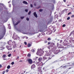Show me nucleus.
Instances as JSON below:
<instances>
[{
  "label": "nucleus",
  "instance_id": "37998d69",
  "mask_svg": "<svg viewBox=\"0 0 74 74\" xmlns=\"http://www.w3.org/2000/svg\"><path fill=\"white\" fill-rule=\"evenodd\" d=\"M71 14V12H70L68 14V15H70V14Z\"/></svg>",
  "mask_w": 74,
  "mask_h": 74
},
{
  "label": "nucleus",
  "instance_id": "f8f14e48",
  "mask_svg": "<svg viewBox=\"0 0 74 74\" xmlns=\"http://www.w3.org/2000/svg\"><path fill=\"white\" fill-rule=\"evenodd\" d=\"M73 34V35H74V31H73L72 32H71L70 34V36H71V35H72V34Z\"/></svg>",
  "mask_w": 74,
  "mask_h": 74
},
{
  "label": "nucleus",
  "instance_id": "58836bf2",
  "mask_svg": "<svg viewBox=\"0 0 74 74\" xmlns=\"http://www.w3.org/2000/svg\"><path fill=\"white\" fill-rule=\"evenodd\" d=\"M3 29H4V31H5V27H3Z\"/></svg>",
  "mask_w": 74,
  "mask_h": 74
},
{
  "label": "nucleus",
  "instance_id": "423d86ee",
  "mask_svg": "<svg viewBox=\"0 0 74 74\" xmlns=\"http://www.w3.org/2000/svg\"><path fill=\"white\" fill-rule=\"evenodd\" d=\"M42 60V58H39L38 59V61H39V62H38V63H39V62H40L41 60Z\"/></svg>",
  "mask_w": 74,
  "mask_h": 74
},
{
  "label": "nucleus",
  "instance_id": "9b49d317",
  "mask_svg": "<svg viewBox=\"0 0 74 74\" xmlns=\"http://www.w3.org/2000/svg\"><path fill=\"white\" fill-rule=\"evenodd\" d=\"M27 46H28V47H30L32 46V45L30 43H28L27 44Z\"/></svg>",
  "mask_w": 74,
  "mask_h": 74
},
{
  "label": "nucleus",
  "instance_id": "c756f323",
  "mask_svg": "<svg viewBox=\"0 0 74 74\" xmlns=\"http://www.w3.org/2000/svg\"><path fill=\"white\" fill-rule=\"evenodd\" d=\"M66 67H67V65H66H66L65 66H63V68H66Z\"/></svg>",
  "mask_w": 74,
  "mask_h": 74
},
{
  "label": "nucleus",
  "instance_id": "a19ab883",
  "mask_svg": "<svg viewBox=\"0 0 74 74\" xmlns=\"http://www.w3.org/2000/svg\"><path fill=\"white\" fill-rule=\"evenodd\" d=\"M74 15H72L71 16V18H74Z\"/></svg>",
  "mask_w": 74,
  "mask_h": 74
},
{
  "label": "nucleus",
  "instance_id": "052dcab7",
  "mask_svg": "<svg viewBox=\"0 0 74 74\" xmlns=\"http://www.w3.org/2000/svg\"><path fill=\"white\" fill-rule=\"evenodd\" d=\"M10 3V1H9V2H8V3Z\"/></svg>",
  "mask_w": 74,
  "mask_h": 74
},
{
  "label": "nucleus",
  "instance_id": "c03bdc74",
  "mask_svg": "<svg viewBox=\"0 0 74 74\" xmlns=\"http://www.w3.org/2000/svg\"><path fill=\"white\" fill-rule=\"evenodd\" d=\"M50 59H51V58L49 57L48 60H50Z\"/></svg>",
  "mask_w": 74,
  "mask_h": 74
},
{
  "label": "nucleus",
  "instance_id": "f257e3e1",
  "mask_svg": "<svg viewBox=\"0 0 74 74\" xmlns=\"http://www.w3.org/2000/svg\"><path fill=\"white\" fill-rule=\"evenodd\" d=\"M38 51L37 52V53H38V54H39V53H42V52H43V51L42 49H40L39 50V51H38Z\"/></svg>",
  "mask_w": 74,
  "mask_h": 74
},
{
  "label": "nucleus",
  "instance_id": "c9c22d12",
  "mask_svg": "<svg viewBox=\"0 0 74 74\" xmlns=\"http://www.w3.org/2000/svg\"><path fill=\"white\" fill-rule=\"evenodd\" d=\"M24 43L25 45H27V42H24Z\"/></svg>",
  "mask_w": 74,
  "mask_h": 74
},
{
  "label": "nucleus",
  "instance_id": "ddd939ff",
  "mask_svg": "<svg viewBox=\"0 0 74 74\" xmlns=\"http://www.w3.org/2000/svg\"><path fill=\"white\" fill-rule=\"evenodd\" d=\"M3 49H4V48H3V47H0V50H3Z\"/></svg>",
  "mask_w": 74,
  "mask_h": 74
},
{
  "label": "nucleus",
  "instance_id": "5701e85b",
  "mask_svg": "<svg viewBox=\"0 0 74 74\" xmlns=\"http://www.w3.org/2000/svg\"><path fill=\"white\" fill-rule=\"evenodd\" d=\"M27 56H28V57H30V54H28L27 55Z\"/></svg>",
  "mask_w": 74,
  "mask_h": 74
},
{
  "label": "nucleus",
  "instance_id": "393cba45",
  "mask_svg": "<svg viewBox=\"0 0 74 74\" xmlns=\"http://www.w3.org/2000/svg\"><path fill=\"white\" fill-rule=\"evenodd\" d=\"M67 10L68 9H65L64 10V11H67Z\"/></svg>",
  "mask_w": 74,
  "mask_h": 74
},
{
  "label": "nucleus",
  "instance_id": "13d9d810",
  "mask_svg": "<svg viewBox=\"0 0 74 74\" xmlns=\"http://www.w3.org/2000/svg\"><path fill=\"white\" fill-rule=\"evenodd\" d=\"M17 58H18H18H19V56H18Z\"/></svg>",
  "mask_w": 74,
  "mask_h": 74
},
{
  "label": "nucleus",
  "instance_id": "69168bd1",
  "mask_svg": "<svg viewBox=\"0 0 74 74\" xmlns=\"http://www.w3.org/2000/svg\"><path fill=\"white\" fill-rule=\"evenodd\" d=\"M15 52V50H14V52Z\"/></svg>",
  "mask_w": 74,
  "mask_h": 74
},
{
  "label": "nucleus",
  "instance_id": "dca6fc26",
  "mask_svg": "<svg viewBox=\"0 0 74 74\" xmlns=\"http://www.w3.org/2000/svg\"><path fill=\"white\" fill-rule=\"evenodd\" d=\"M46 56H49V53H46Z\"/></svg>",
  "mask_w": 74,
  "mask_h": 74
},
{
  "label": "nucleus",
  "instance_id": "7c9ffc66",
  "mask_svg": "<svg viewBox=\"0 0 74 74\" xmlns=\"http://www.w3.org/2000/svg\"><path fill=\"white\" fill-rule=\"evenodd\" d=\"M51 44V42H49L48 43V45H49Z\"/></svg>",
  "mask_w": 74,
  "mask_h": 74
},
{
  "label": "nucleus",
  "instance_id": "5fc2aeb1",
  "mask_svg": "<svg viewBox=\"0 0 74 74\" xmlns=\"http://www.w3.org/2000/svg\"><path fill=\"white\" fill-rule=\"evenodd\" d=\"M71 69V68L70 67L69 68V69Z\"/></svg>",
  "mask_w": 74,
  "mask_h": 74
},
{
  "label": "nucleus",
  "instance_id": "a878e982",
  "mask_svg": "<svg viewBox=\"0 0 74 74\" xmlns=\"http://www.w3.org/2000/svg\"><path fill=\"white\" fill-rule=\"evenodd\" d=\"M9 70L8 69H7L6 70V73H8V71Z\"/></svg>",
  "mask_w": 74,
  "mask_h": 74
},
{
  "label": "nucleus",
  "instance_id": "2f4dec72",
  "mask_svg": "<svg viewBox=\"0 0 74 74\" xmlns=\"http://www.w3.org/2000/svg\"><path fill=\"white\" fill-rule=\"evenodd\" d=\"M72 64L73 65V66H74V63ZM72 64L71 65H69V66H72Z\"/></svg>",
  "mask_w": 74,
  "mask_h": 74
},
{
  "label": "nucleus",
  "instance_id": "680f3d73",
  "mask_svg": "<svg viewBox=\"0 0 74 74\" xmlns=\"http://www.w3.org/2000/svg\"><path fill=\"white\" fill-rule=\"evenodd\" d=\"M24 34H26V33H24Z\"/></svg>",
  "mask_w": 74,
  "mask_h": 74
},
{
  "label": "nucleus",
  "instance_id": "72a5a7b5",
  "mask_svg": "<svg viewBox=\"0 0 74 74\" xmlns=\"http://www.w3.org/2000/svg\"><path fill=\"white\" fill-rule=\"evenodd\" d=\"M66 25L65 24H63L62 25V27H65Z\"/></svg>",
  "mask_w": 74,
  "mask_h": 74
},
{
  "label": "nucleus",
  "instance_id": "9d476101",
  "mask_svg": "<svg viewBox=\"0 0 74 74\" xmlns=\"http://www.w3.org/2000/svg\"><path fill=\"white\" fill-rule=\"evenodd\" d=\"M23 4H26V5L28 4V3H27V2H26L25 1H23Z\"/></svg>",
  "mask_w": 74,
  "mask_h": 74
},
{
  "label": "nucleus",
  "instance_id": "a18cd8bd",
  "mask_svg": "<svg viewBox=\"0 0 74 74\" xmlns=\"http://www.w3.org/2000/svg\"><path fill=\"white\" fill-rule=\"evenodd\" d=\"M2 67V65H1V64H0V68H1Z\"/></svg>",
  "mask_w": 74,
  "mask_h": 74
},
{
  "label": "nucleus",
  "instance_id": "f704fd0d",
  "mask_svg": "<svg viewBox=\"0 0 74 74\" xmlns=\"http://www.w3.org/2000/svg\"><path fill=\"white\" fill-rule=\"evenodd\" d=\"M50 47H51V46H49L48 47V49H50Z\"/></svg>",
  "mask_w": 74,
  "mask_h": 74
},
{
  "label": "nucleus",
  "instance_id": "864d4df0",
  "mask_svg": "<svg viewBox=\"0 0 74 74\" xmlns=\"http://www.w3.org/2000/svg\"><path fill=\"white\" fill-rule=\"evenodd\" d=\"M34 6H36V3H35L34 4Z\"/></svg>",
  "mask_w": 74,
  "mask_h": 74
},
{
  "label": "nucleus",
  "instance_id": "3c124183",
  "mask_svg": "<svg viewBox=\"0 0 74 74\" xmlns=\"http://www.w3.org/2000/svg\"><path fill=\"white\" fill-rule=\"evenodd\" d=\"M19 62H23V61H22V60H20V61H19Z\"/></svg>",
  "mask_w": 74,
  "mask_h": 74
},
{
  "label": "nucleus",
  "instance_id": "2eb2a0df",
  "mask_svg": "<svg viewBox=\"0 0 74 74\" xmlns=\"http://www.w3.org/2000/svg\"><path fill=\"white\" fill-rule=\"evenodd\" d=\"M10 65H8L7 66V69H10Z\"/></svg>",
  "mask_w": 74,
  "mask_h": 74
},
{
  "label": "nucleus",
  "instance_id": "cd10ccee",
  "mask_svg": "<svg viewBox=\"0 0 74 74\" xmlns=\"http://www.w3.org/2000/svg\"><path fill=\"white\" fill-rule=\"evenodd\" d=\"M25 12H28V10H27V9H25Z\"/></svg>",
  "mask_w": 74,
  "mask_h": 74
},
{
  "label": "nucleus",
  "instance_id": "39448f33",
  "mask_svg": "<svg viewBox=\"0 0 74 74\" xmlns=\"http://www.w3.org/2000/svg\"><path fill=\"white\" fill-rule=\"evenodd\" d=\"M28 60V62L29 64H32V63L33 62L32 60L31 59H29Z\"/></svg>",
  "mask_w": 74,
  "mask_h": 74
},
{
  "label": "nucleus",
  "instance_id": "bb28decb",
  "mask_svg": "<svg viewBox=\"0 0 74 74\" xmlns=\"http://www.w3.org/2000/svg\"><path fill=\"white\" fill-rule=\"evenodd\" d=\"M26 20H27V21H29V18H27L26 19Z\"/></svg>",
  "mask_w": 74,
  "mask_h": 74
},
{
  "label": "nucleus",
  "instance_id": "338daca9",
  "mask_svg": "<svg viewBox=\"0 0 74 74\" xmlns=\"http://www.w3.org/2000/svg\"><path fill=\"white\" fill-rule=\"evenodd\" d=\"M14 35H15V34H13V36H14Z\"/></svg>",
  "mask_w": 74,
  "mask_h": 74
},
{
  "label": "nucleus",
  "instance_id": "6ab92c4d",
  "mask_svg": "<svg viewBox=\"0 0 74 74\" xmlns=\"http://www.w3.org/2000/svg\"><path fill=\"white\" fill-rule=\"evenodd\" d=\"M31 13V11H30L28 13V14L29 15H30V14Z\"/></svg>",
  "mask_w": 74,
  "mask_h": 74
},
{
  "label": "nucleus",
  "instance_id": "bf43d9fd",
  "mask_svg": "<svg viewBox=\"0 0 74 74\" xmlns=\"http://www.w3.org/2000/svg\"><path fill=\"white\" fill-rule=\"evenodd\" d=\"M7 59H3V60H6Z\"/></svg>",
  "mask_w": 74,
  "mask_h": 74
},
{
  "label": "nucleus",
  "instance_id": "4d7b16f0",
  "mask_svg": "<svg viewBox=\"0 0 74 74\" xmlns=\"http://www.w3.org/2000/svg\"><path fill=\"white\" fill-rule=\"evenodd\" d=\"M40 74H42V72L40 73Z\"/></svg>",
  "mask_w": 74,
  "mask_h": 74
},
{
  "label": "nucleus",
  "instance_id": "09e8293b",
  "mask_svg": "<svg viewBox=\"0 0 74 74\" xmlns=\"http://www.w3.org/2000/svg\"><path fill=\"white\" fill-rule=\"evenodd\" d=\"M63 1L65 3L66 1V0H64Z\"/></svg>",
  "mask_w": 74,
  "mask_h": 74
},
{
  "label": "nucleus",
  "instance_id": "b1692460",
  "mask_svg": "<svg viewBox=\"0 0 74 74\" xmlns=\"http://www.w3.org/2000/svg\"><path fill=\"white\" fill-rule=\"evenodd\" d=\"M43 59H47V58L46 57H43Z\"/></svg>",
  "mask_w": 74,
  "mask_h": 74
},
{
  "label": "nucleus",
  "instance_id": "7ed1b4c3",
  "mask_svg": "<svg viewBox=\"0 0 74 74\" xmlns=\"http://www.w3.org/2000/svg\"><path fill=\"white\" fill-rule=\"evenodd\" d=\"M12 45H13V47L15 48L16 47V44L15 43V41H14L12 42Z\"/></svg>",
  "mask_w": 74,
  "mask_h": 74
},
{
  "label": "nucleus",
  "instance_id": "4c0bfd02",
  "mask_svg": "<svg viewBox=\"0 0 74 74\" xmlns=\"http://www.w3.org/2000/svg\"><path fill=\"white\" fill-rule=\"evenodd\" d=\"M5 71H3V74H4V73H5Z\"/></svg>",
  "mask_w": 74,
  "mask_h": 74
},
{
  "label": "nucleus",
  "instance_id": "1a4fd4ad",
  "mask_svg": "<svg viewBox=\"0 0 74 74\" xmlns=\"http://www.w3.org/2000/svg\"><path fill=\"white\" fill-rule=\"evenodd\" d=\"M36 67V66H35V65L34 64L32 65L31 66V69H33L34 68H35V67Z\"/></svg>",
  "mask_w": 74,
  "mask_h": 74
},
{
  "label": "nucleus",
  "instance_id": "e2e57ef3",
  "mask_svg": "<svg viewBox=\"0 0 74 74\" xmlns=\"http://www.w3.org/2000/svg\"><path fill=\"white\" fill-rule=\"evenodd\" d=\"M67 6H69V5H67Z\"/></svg>",
  "mask_w": 74,
  "mask_h": 74
},
{
  "label": "nucleus",
  "instance_id": "e433bc0d",
  "mask_svg": "<svg viewBox=\"0 0 74 74\" xmlns=\"http://www.w3.org/2000/svg\"><path fill=\"white\" fill-rule=\"evenodd\" d=\"M18 36H16V38H15V39L17 40L18 39Z\"/></svg>",
  "mask_w": 74,
  "mask_h": 74
},
{
  "label": "nucleus",
  "instance_id": "4be33fe9",
  "mask_svg": "<svg viewBox=\"0 0 74 74\" xmlns=\"http://www.w3.org/2000/svg\"><path fill=\"white\" fill-rule=\"evenodd\" d=\"M30 6L31 7V8H32V7H33V5H32V4H30Z\"/></svg>",
  "mask_w": 74,
  "mask_h": 74
},
{
  "label": "nucleus",
  "instance_id": "a211bd4d",
  "mask_svg": "<svg viewBox=\"0 0 74 74\" xmlns=\"http://www.w3.org/2000/svg\"><path fill=\"white\" fill-rule=\"evenodd\" d=\"M11 56V54H10L8 55V57H10Z\"/></svg>",
  "mask_w": 74,
  "mask_h": 74
},
{
  "label": "nucleus",
  "instance_id": "c85d7f7f",
  "mask_svg": "<svg viewBox=\"0 0 74 74\" xmlns=\"http://www.w3.org/2000/svg\"><path fill=\"white\" fill-rule=\"evenodd\" d=\"M24 17H24V16L21 17V19H23V18H24Z\"/></svg>",
  "mask_w": 74,
  "mask_h": 74
},
{
  "label": "nucleus",
  "instance_id": "4468645a",
  "mask_svg": "<svg viewBox=\"0 0 74 74\" xmlns=\"http://www.w3.org/2000/svg\"><path fill=\"white\" fill-rule=\"evenodd\" d=\"M5 56H6V55H3V59H4L5 58Z\"/></svg>",
  "mask_w": 74,
  "mask_h": 74
},
{
  "label": "nucleus",
  "instance_id": "20e7f679",
  "mask_svg": "<svg viewBox=\"0 0 74 74\" xmlns=\"http://www.w3.org/2000/svg\"><path fill=\"white\" fill-rule=\"evenodd\" d=\"M6 47L9 51H10V50H12V48H11V46L10 47V46H7Z\"/></svg>",
  "mask_w": 74,
  "mask_h": 74
},
{
  "label": "nucleus",
  "instance_id": "6e6552de",
  "mask_svg": "<svg viewBox=\"0 0 74 74\" xmlns=\"http://www.w3.org/2000/svg\"><path fill=\"white\" fill-rule=\"evenodd\" d=\"M34 16L36 18H37V15L36 12H35L34 13Z\"/></svg>",
  "mask_w": 74,
  "mask_h": 74
},
{
  "label": "nucleus",
  "instance_id": "49530a36",
  "mask_svg": "<svg viewBox=\"0 0 74 74\" xmlns=\"http://www.w3.org/2000/svg\"><path fill=\"white\" fill-rule=\"evenodd\" d=\"M62 40H60V42H62Z\"/></svg>",
  "mask_w": 74,
  "mask_h": 74
},
{
  "label": "nucleus",
  "instance_id": "8fccbe9b",
  "mask_svg": "<svg viewBox=\"0 0 74 74\" xmlns=\"http://www.w3.org/2000/svg\"><path fill=\"white\" fill-rule=\"evenodd\" d=\"M34 51H35L34 50H32V52H34Z\"/></svg>",
  "mask_w": 74,
  "mask_h": 74
},
{
  "label": "nucleus",
  "instance_id": "f03ea898",
  "mask_svg": "<svg viewBox=\"0 0 74 74\" xmlns=\"http://www.w3.org/2000/svg\"><path fill=\"white\" fill-rule=\"evenodd\" d=\"M60 52V50H57L55 51L54 53V54H56V55L57 54H58V53H59Z\"/></svg>",
  "mask_w": 74,
  "mask_h": 74
},
{
  "label": "nucleus",
  "instance_id": "774afa93",
  "mask_svg": "<svg viewBox=\"0 0 74 74\" xmlns=\"http://www.w3.org/2000/svg\"><path fill=\"white\" fill-rule=\"evenodd\" d=\"M48 60H47L46 61V62H47V61H48Z\"/></svg>",
  "mask_w": 74,
  "mask_h": 74
},
{
  "label": "nucleus",
  "instance_id": "6e6d98bb",
  "mask_svg": "<svg viewBox=\"0 0 74 74\" xmlns=\"http://www.w3.org/2000/svg\"><path fill=\"white\" fill-rule=\"evenodd\" d=\"M40 6L38 8H37L38 9L40 8Z\"/></svg>",
  "mask_w": 74,
  "mask_h": 74
},
{
  "label": "nucleus",
  "instance_id": "473e14b6",
  "mask_svg": "<svg viewBox=\"0 0 74 74\" xmlns=\"http://www.w3.org/2000/svg\"><path fill=\"white\" fill-rule=\"evenodd\" d=\"M14 64V62H12L11 63V64H12V65H13V64Z\"/></svg>",
  "mask_w": 74,
  "mask_h": 74
},
{
  "label": "nucleus",
  "instance_id": "de8ad7c7",
  "mask_svg": "<svg viewBox=\"0 0 74 74\" xmlns=\"http://www.w3.org/2000/svg\"><path fill=\"white\" fill-rule=\"evenodd\" d=\"M9 42H9V41H8V45H10V44H9Z\"/></svg>",
  "mask_w": 74,
  "mask_h": 74
},
{
  "label": "nucleus",
  "instance_id": "79ce46f5",
  "mask_svg": "<svg viewBox=\"0 0 74 74\" xmlns=\"http://www.w3.org/2000/svg\"><path fill=\"white\" fill-rule=\"evenodd\" d=\"M47 42H48L47 41H45V43H47Z\"/></svg>",
  "mask_w": 74,
  "mask_h": 74
},
{
  "label": "nucleus",
  "instance_id": "f3484780",
  "mask_svg": "<svg viewBox=\"0 0 74 74\" xmlns=\"http://www.w3.org/2000/svg\"><path fill=\"white\" fill-rule=\"evenodd\" d=\"M47 40H48V41H51V38H48Z\"/></svg>",
  "mask_w": 74,
  "mask_h": 74
},
{
  "label": "nucleus",
  "instance_id": "0e129e2a",
  "mask_svg": "<svg viewBox=\"0 0 74 74\" xmlns=\"http://www.w3.org/2000/svg\"><path fill=\"white\" fill-rule=\"evenodd\" d=\"M42 62H41V64H42Z\"/></svg>",
  "mask_w": 74,
  "mask_h": 74
},
{
  "label": "nucleus",
  "instance_id": "412c9836",
  "mask_svg": "<svg viewBox=\"0 0 74 74\" xmlns=\"http://www.w3.org/2000/svg\"><path fill=\"white\" fill-rule=\"evenodd\" d=\"M43 11V10L42 9H40L39 10L40 12H42Z\"/></svg>",
  "mask_w": 74,
  "mask_h": 74
},
{
  "label": "nucleus",
  "instance_id": "aec40b11",
  "mask_svg": "<svg viewBox=\"0 0 74 74\" xmlns=\"http://www.w3.org/2000/svg\"><path fill=\"white\" fill-rule=\"evenodd\" d=\"M70 19V17H69L67 18V20H69Z\"/></svg>",
  "mask_w": 74,
  "mask_h": 74
},
{
  "label": "nucleus",
  "instance_id": "603ef678",
  "mask_svg": "<svg viewBox=\"0 0 74 74\" xmlns=\"http://www.w3.org/2000/svg\"><path fill=\"white\" fill-rule=\"evenodd\" d=\"M26 39H28V37H26Z\"/></svg>",
  "mask_w": 74,
  "mask_h": 74
},
{
  "label": "nucleus",
  "instance_id": "0eeeda50",
  "mask_svg": "<svg viewBox=\"0 0 74 74\" xmlns=\"http://www.w3.org/2000/svg\"><path fill=\"white\" fill-rule=\"evenodd\" d=\"M20 21H18L15 24H14V26H16V25H18L19 23H20Z\"/></svg>",
  "mask_w": 74,
  "mask_h": 74
},
{
  "label": "nucleus",
  "instance_id": "ea45409f",
  "mask_svg": "<svg viewBox=\"0 0 74 74\" xmlns=\"http://www.w3.org/2000/svg\"><path fill=\"white\" fill-rule=\"evenodd\" d=\"M1 38L0 39V40H1V39L2 38H3V36H1Z\"/></svg>",
  "mask_w": 74,
  "mask_h": 74
}]
</instances>
